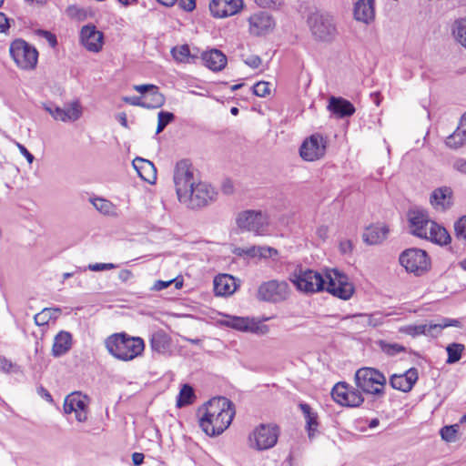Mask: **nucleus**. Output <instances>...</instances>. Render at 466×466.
Instances as JSON below:
<instances>
[{"label":"nucleus","mask_w":466,"mask_h":466,"mask_svg":"<svg viewBox=\"0 0 466 466\" xmlns=\"http://www.w3.org/2000/svg\"><path fill=\"white\" fill-rule=\"evenodd\" d=\"M290 281L296 288L305 293H316L327 290L333 296L350 299L354 293V286L344 273L336 268L326 269L325 274L298 267L291 273Z\"/></svg>","instance_id":"f257e3e1"},{"label":"nucleus","mask_w":466,"mask_h":466,"mask_svg":"<svg viewBox=\"0 0 466 466\" xmlns=\"http://www.w3.org/2000/svg\"><path fill=\"white\" fill-rule=\"evenodd\" d=\"M199 425L208 436L221 434L230 425L235 415L234 404L225 397L213 398L204 408Z\"/></svg>","instance_id":"f03ea898"},{"label":"nucleus","mask_w":466,"mask_h":466,"mask_svg":"<svg viewBox=\"0 0 466 466\" xmlns=\"http://www.w3.org/2000/svg\"><path fill=\"white\" fill-rule=\"evenodd\" d=\"M106 347L115 358L128 361L143 353L145 343L140 337H131L126 333H116L106 339Z\"/></svg>","instance_id":"7ed1b4c3"},{"label":"nucleus","mask_w":466,"mask_h":466,"mask_svg":"<svg viewBox=\"0 0 466 466\" xmlns=\"http://www.w3.org/2000/svg\"><path fill=\"white\" fill-rule=\"evenodd\" d=\"M358 389L367 394L382 396L387 380L383 373L373 368H361L355 374Z\"/></svg>","instance_id":"20e7f679"},{"label":"nucleus","mask_w":466,"mask_h":466,"mask_svg":"<svg viewBox=\"0 0 466 466\" xmlns=\"http://www.w3.org/2000/svg\"><path fill=\"white\" fill-rule=\"evenodd\" d=\"M308 24L312 35L319 41L329 43L338 35L334 17L329 14H312Z\"/></svg>","instance_id":"39448f33"},{"label":"nucleus","mask_w":466,"mask_h":466,"mask_svg":"<svg viewBox=\"0 0 466 466\" xmlns=\"http://www.w3.org/2000/svg\"><path fill=\"white\" fill-rule=\"evenodd\" d=\"M174 184L178 200H185L187 192L198 182L195 177V170L192 164L187 160L182 159L178 161L174 169Z\"/></svg>","instance_id":"423d86ee"},{"label":"nucleus","mask_w":466,"mask_h":466,"mask_svg":"<svg viewBox=\"0 0 466 466\" xmlns=\"http://www.w3.org/2000/svg\"><path fill=\"white\" fill-rule=\"evenodd\" d=\"M279 433L277 425L260 424L248 435V446L256 451L268 450L276 445Z\"/></svg>","instance_id":"0eeeda50"},{"label":"nucleus","mask_w":466,"mask_h":466,"mask_svg":"<svg viewBox=\"0 0 466 466\" xmlns=\"http://www.w3.org/2000/svg\"><path fill=\"white\" fill-rule=\"evenodd\" d=\"M10 55L21 69L32 70L36 66L38 52L25 40L16 39L13 41L10 46Z\"/></svg>","instance_id":"6e6552de"},{"label":"nucleus","mask_w":466,"mask_h":466,"mask_svg":"<svg viewBox=\"0 0 466 466\" xmlns=\"http://www.w3.org/2000/svg\"><path fill=\"white\" fill-rule=\"evenodd\" d=\"M400 263L408 272L416 276L426 273L431 268V259L423 249L411 248L400 255Z\"/></svg>","instance_id":"1a4fd4ad"},{"label":"nucleus","mask_w":466,"mask_h":466,"mask_svg":"<svg viewBox=\"0 0 466 466\" xmlns=\"http://www.w3.org/2000/svg\"><path fill=\"white\" fill-rule=\"evenodd\" d=\"M216 196L217 192L213 187L206 182L198 181L187 192L185 200L179 202L190 208H199L214 201Z\"/></svg>","instance_id":"9d476101"},{"label":"nucleus","mask_w":466,"mask_h":466,"mask_svg":"<svg viewBox=\"0 0 466 466\" xmlns=\"http://www.w3.org/2000/svg\"><path fill=\"white\" fill-rule=\"evenodd\" d=\"M237 224L242 229L257 235H264L267 231L268 221L267 215L261 211L245 210L238 214Z\"/></svg>","instance_id":"9b49d317"},{"label":"nucleus","mask_w":466,"mask_h":466,"mask_svg":"<svg viewBox=\"0 0 466 466\" xmlns=\"http://www.w3.org/2000/svg\"><path fill=\"white\" fill-rule=\"evenodd\" d=\"M289 295V288L286 281L269 280L262 283L258 290V298L263 301L280 302Z\"/></svg>","instance_id":"f8f14e48"},{"label":"nucleus","mask_w":466,"mask_h":466,"mask_svg":"<svg viewBox=\"0 0 466 466\" xmlns=\"http://www.w3.org/2000/svg\"><path fill=\"white\" fill-rule=\"evenodd\" d=\"M331 396L342 406L358 407L364 401L361 392L345 382L337 383L331 390Z\"/></svg>","instance_id":"ddd939ff"},{"label":"nucleus","mask_w":466,"mask_h":466,"mask_svg":"<svg viewBox=\"0 0 466 466\" xmlns=\"http://www.w3.org/2000/svg\"><path fill=\"white\" fill-rule=\"evenodd\" d=\"M327 147V139L319 135L313 134L301 145L299 153L306 161H315L324 157Z\"/></svg>","instance_id":"4468645a"},{"label":"nucleus","mask_w":466,"mask_h":466,"mask_svg":"<svg viewBox=\"0 0 466 466\" xmlns=\"http://www.w3.org/2000/svg\"><path fill=\"white\" fill-rule=\"evenodd\" d=\"M63 408L66 414L74 412L78 422H84L87 420V397L80 392H73L67 395Z\"/></svg>","instance_id":"2eb2a0df"},{"label":"nucleus","mask_w":466,"mask_h":466,"mask_svg":"<svg viewBox=\"0 0 466 466\" xmlns=\"http://www.w3.org/2000/svg\"><path fill=\"white\" fill-rule=\"evenodd\" d=\"M46 110L56 119L63 122H74L78 120L83 113L78 101H73L61 108L56 106H46Z\"/></svg>","instance_id":"dca6fc26"},{"label":"nucleus","mask_w":466,"mask_h":466,"mask_svg":"<svg viewBox=\"0 0 466 466\" xmlns=\"http://www.w3.org/2000/svg\"><path fill=\"white\" fill-rule=\"evenodd\" d=\"M243 6V0H212L209 10L214 17L224 18L238 14Z\"/></svg>","instance_id":"f3484780"},{"label":"nucleus","mask_w":466,"mask_h":466,"mask_svg":"<svg viewBox=\"0 0 466 466\" xmlns=\"http://www.w3.org/2000/svg\"><path fill=\"white\" fill-rule=\"evenodd\" d=\"M408 218L410 232L420 238L426 237L429 228L428 224L431 221L427 212L423 209L414 208L409 211Z\"/></svg>","instance_id":"a211bd4d"},{"label":"nucleus","mask_w":466,"mask_h":466,"mask_svg":"<svg viewBox=\"0 0 466 466\" xmlns=\"http://www.w3.org/2000/svg\"><path fill=\"white\" fill-rule=\"evenodd\" d=\"M82 45L90 52H98L103 46V33L93 25H84L80 32Z\"/></svg>","instance_id":"6ab92c4d"},{"label":"nucleus","mask_w":466,"mask_h":466,"mask_svg":"<svg viewBox=\"0 0 466 466\" xmlns=\"http://www.w3.org/2000/svg\"><path fill=\"white\" fill-rule=\"evenodd\" d=\"M224 324L238 331L255 334H266L268 330L267 326H260L253 319L244 317H228Z\"/></svg>","instance_id":"aec40b11"},{"label":"nucleus","mask_w":466,"mask_h":466,"mask_svg":"<svg viewBox=\"0 0 466 466\" xmlns=\"http://www.w3.org/2000/svg\"><path fill=\"white\" fill-rule=\"evenodd\" d=\"M249 31L252 35H260L273 29L275 22L267 12H258L252 15L249 19Z\"/></svg>","instance_id":"412c9836"},{"label":"nucleus","mask_w":466,"mask_h":466,"mask_svg":"<svg viewBox=\"0 0 466 466\" xmlns=\"http://www.w3.org/2000/svg\"><path fill=\"white\" fill-rule=\"evenodd\" d=\"M418 380V370L410 368L401 374H393L390 378V386L402 392H409Z\"/></svg>","instance_id":"4be33fe9"},{"label":"nucleus","mask_w":466,"mask_h":466,"mask_svg":"<svg viewBox=\"0 0 466 466\" xmlns=\"http://www.w3.org/2000/svg\"><path fill=\"white\" fill-rule=\"evenodd\" d=\"M328 109L339 118L350 116L355 113V107L350 101L336 96L329 98Z\"/></svg>","instance_id":"5701e85b"},{"label":"nucleus","mask_w":466,"mask_h":466,"mask_svg":"<svg viewBox=\"0 0 466 466\" xmlns=\"http://www.w3.org/2000/svg\"><path fill=\"white\" fill-rule=\"evenodd\" d=\"M132 165L143 180L150 184L155 183L157 179V169L151 161L137 157L133 160Z\"/></svg>","instance_id":"b1692460"},{"label":"nucleus","mask_w":466,"mask_h":466,"mask_svg":"<svg viewBox=\"0 0 466 466\" xmlns=\"http://www.w3.org/2000/svg\"><path fill=\"white\" fill-rule=\"evenodd\" d=\"M431 204L438 210H446L452 205V191L444 187L435 189L431 195Z\"/></svg>","instance_id":"393cba45"},{"label":"nucleus","mask_w":466,"mask_h":466,"mask_svg":"<svg viewBox=\"0 0 466 466\" xmlns=\"http://www.w3.org/2000/svg\"><path fill=\"white\" fill-rule=\"evenodd\" d=\"M374 0H359L354 6V17L364 24H369L374 19Z\"/></svg>","instance_id":"a878e982"},{"label":"nucleus","mask_w":466,"mask_h":466,"mask_svg":"<svg viewBox=\"0 0 466 466\" xmlns=\"http://www.w3.org/2000/svg\"><path fill=\"white\" fill-rule=\"evenodd\" d=\"M389 228L385 225H371L366 228L362 238L369 245H377L387 238Z\"/></svg>","instance_id":"bb28decb"},{"label":"nucleus","mask_w":466,"mask_h":466,"mask_svg":"<svg viewBox=\"0 0 466 466\" xmlns=\"http://www.w3.org/2000/svg\"><path fill=\"white\" fill-rule=\"evenodd\" d=\"M204 65L212 71H220L227 65L226 56L218 49H211L202 54Z\"/></svg>","instance_id":"cd10ccee"},{"label":"nucleus","mask_w":466,"mask_h":466,"mask_svg":"<svg viewBox=\"0 0 466 466\" xmlns=\"http://www.w3.org/2000/svg\"><path fill=\"white\" fill-rule=\"evenodd\" d=\"M236 289L235 279L230 275L222 274L214 279V292L217 296L231 295Z\"/></svg>","instance_id":"c85d7f7f"},{"label":"nucleus","mask_w":466,"mask_h":466,"mask_svg":"<svg viewBox=\"0 0 466 466\" xmlns=\"http://www.w3.org/2000/svg\"><path fill=\"white\" fill-rule=\"evenodd\" d=\"M428 228V234L423 238L441 246L451 242V236L442 226L431 220Z\"/></svg>","instance_id":"c756f323"},{"label":"nucleus","mask_w":466,"mask_h":466,"mask_svg":"<svg viewBox=\"0 0 466 466\" xmlns=\"http://www.w3.org/2000/svg\"><path fill=\"white\" fill-rule=\"evenodd\" d=\"M170 345L171 339L165 330L158 329L151 334L150 347L154 352L165 354L168 351Z\"/></svg>","instance_id":"7c9ffc66"},{"label":"nucleus","mask_w":466,"mask_h":466,"mask_svg":"<svg viewBox=\"0 0 466 466\" xmlns=\"http://www.w3.org/2000/svg\"><path fill=\"white\" fill-rule=\"evenodd\" d=\"M72 347V335L67 331H60L54 339L52 355L59 358L67 353Z\"/></svg>","instance_id":"2f4dec72"},{"label":"nucleus","mask_w":466,"mask_h":466,"mask_svg":"<svg viewBox=\"0 0 466 466\" xmlns=\"http://www.w3.org/2000/svg\"><path fill=\"white\" fill-rule=\"evenodd\" d=\"M461 322L458 319H451L447 318H441L436 322L430 321L425 323V336L437 337L441 334L443 329L447 327H459Z\"/></svg>","instance_id":"473e14b6"},{"label":"nucleus","mask_w":466,"mask_h":466,"mask_svg":"<svg viewBox=\"0 0 466 466\" xmlns=\"http://www.w3.org/2000/svg\"><path fill=\"white\" fill-rule=\"evenodd\" d=\"M299 407L304 415V418L306 420L307 431L309 438H311L318 429V415L316 412L312 410L310 406L307 403H299Z\"/></svg>","instance_id":"72a5a7b5"},{"label":"nucleus","mask_w":466,"mask_h":466,"mask_svg":"<svg viewBox=\"0 0 466 466\" xmlns=\"http://www.w3.org/2000/svg\"><path fill=\"white\" fill-rule=\"evenodd\" d=\"M89 200L99 213L114 218L118 216L117 208L111 201L102 198H91Z\"/></svg>","instance_id":"f704fd0d"},{"label":"nucleus","mask_w":466,"mask_h":466,"mask_svg":"<svg viewBox=\"0 0 466 466\" xmlns=\"http://www.w3.org/2000/svg\"><path fill=\"white\" fill-rule=\"evenodd\" d=\"M165 104V96L159 92L158 87L155 88L145 96V108H158Z\"/></svg>","instance_id":"c9c22d12"},{"label":"nucleus","mask_w":466,"mask_h":466,"mask_svg":"<svg viewBox=\"0 0 466 466\" xmlns=\"http://www.w3.org/2000/svg\"><path fill=\"white\" fill-rule=\"evenodd\" d=\"M466 143V132L461 131V127H457L456 130L447 137L445 144L452 149H458Z\"/></svg>","instance_id":"e433bc0d"},{"label":"nucleus","mask_w":466,"mask_h":466,"mask_svg":"<svg viewBox=\"0 0 466 466\" xmlns=\"http://www.w3.org/2000/svg\"><path fill=\"white\" fill-rule=\"evenodd\" d=\"M195 398L193 388L188 384H184L179 391L177 406L181 408L189 405L194 401Z\"/></svg>","instance_id":"4c0bfd02"},{"label":"nucleus","mask_w":466,"mask_h":466,"mask_svg":"<svg viewBox=\"0 0 466 466\" xmlns=\"http://www.w3.org/2000/svg\"><path fill=\"white\" fill-rule=\"evenodd\" d=\"M452 33L456 40L466 47V19H461L455 22Z\"/></svg>","instance_id":"58836bf2"},{"label":"nucleus","mask_w":466,"mask_h":466,"mask_svg":"<svg viewBox=\"0 0 466 466\" xmlns=\"http://www.w3.org/2000/svg\"><path fill=\"white\" fill-rule=\"evenodd\" d=\"M464 345L459 343H451L446 348L448 353L447 363L451 364L460 360Z\"/></svg>","instance_id":"ea45409f"},{"label":"nucleus","mask_w":466,"mask_h":466,"mask_svg":"<svg viewBox=\"0 0 466 466\" xmlns=\"http://www.w3.org/2000/svg\"><path fill=\"white\" fill-rule=\"evenodd\" d=\"M175 118V116L171 112L160 111L157 115V134L161 133L165 127L171 123Z\"/></svg>","instance_id":"a19ab883"},{"label":"nucleus","mask_w":466,"mask_h":466,"mask_svg":"<svg viewBox=\"0 0 466 466\" xmlns=\"http://www.w3.org/2000/svg\"><path fill=\"white\" fill-rule=\"evenodd\" d=\"M458 429H459V424L444 426L441 430V436L446 441H449V442L455 441Z\"/></svg>","instance_id":"79ce46f5"},{"label":"nucleus","mask_w":466,"mask_h":466,"mask_svg":"<svg viewBox=\"0 0 466 466\" xmlns=\"http://www.w3.org/2000/svg\"><path fill=\"white\" fill-rule=\"evenodd\" d=\"M380 348L384 353L390 356H395L405 351V348L398 343L380 342Z\"/></svg>","instance_id":"37998d69"},{"label":"nucleus","mask_w":466,"mask_h":466,"mask_svg":"<svg viewBox=\"0 0 466 466\" xmlns=\"http://www.w3.org/2000/svg\"><path fill=\"white\" fill-rule=\"evenodd\" d=\"M173 57L178 62H185L188 59L190 51L187 45L180 46L172 49Z\"/></svg>","instance_id":"c03bdc74"},{"label":"nucleus","mask_w":466,"mask_h":466,"mask_svg":"<svg viewBox=\"0 0 466 466\" xmlns=\"http://www.w3.org/2000/svg\"><path fill=\"white\" fill-rule=\"evenodd\" d=\"M454 230L458 239L466 241V216L460 218L455 222Z\"/></svg>","instance_id":"a18cd8bd"},{"label":"nucleus","mask_w":466,"mask_h":466,"mask_svg":"<svg viewBox=\"0 0 466 466\" xmlns=\"http://www.w3.org/2000/svg\"><path fill=\"white\" fill-rule=\"evenodd\" d=\"M425 323L408 325L401 329L402 332L412 337L425 335Z\"/></svg>","instance_id":"49530a36"},{"label":"nucleus","mask_w":466,"mask_h":466,"mask_svg":"<svg viewBox=\"0 0 466 466\" xmlns=\"http://www.w3.org/2000/svg\"><path fill=\"white\" fill-rule=\"evenodd\" d=\"M52 319V309H44L41 312L35 315L34 319L35 323L37 326H43L49 322Z\"/></svg>","instance_id":"de8ad7c7"},{"label":"nucleus","mask_w":466,"mask_h":466,"mask_svg":"<svg viewBox=\"0 0 466 466\" xmlns=\"http://www.w3.org/2000/svg\"><path fill=\"white\" fill-rule=\"evenodd\" d=\"M253 93L260 97H265L270 94V84L268 82L260 81L253 86Z\"/></svg>","instance_id":"09e8293b"},{"label":"nucleus","mask_w":466,"mask_h":466,"mask_svg":"<svg viewBox=\"0 0 466 466\" xmlns=\"http://www.w3.org/2000/svg\"><path fill=\"white\" fill-rule=\"evenodd\" d=\"M117 266L113 263H95L89 264L83 270L85 271L86 268L91 271H103L116 268Z\"/></svg>","instance_id":"8fccbe9b"},{"label":"nucleus","mask_w":466,"mask_h":466,"mask_svg":"<svg viewBox=\"0 0 466 466\" xmlns=\"http://www.w3.org/2000/svg\"><path fill=\"white\" fill-rule=\"evenodd\" d=\"M452 167L461 174H466V159L461 157L454 159L452 162Z\"/></svg>","instance_id":"3c124183"},{"label":"nucleus","mask_w":466,"mask_h":466,"mask_svg":"<svg viewBox=\"0 0 466 466\" xmlns=\"http://www.w3.org/2000/svg\"><path fill=\"white\" fill-rule=\"evenodd\" d=\"M37 34L46 39V41L49 43L50 46L55 47L57 44L56 37L54 34L46 31V30H39Z\"/></svg>","instance_id":"603ef678"},{"label":"nucleus","mask_w":466,"mask_h":466,"mask_svg":"<svg viewBox=\"0 0 466 466\" xmlns=\"http://www.w3.org/2000/svg\"><path fill=\"white\" fill-rule=\"evenodd\" d=\"M122 100L131 106L145 107V101H142L139 96H123Z\"/></svg>","instance_id":"864d4df0"},{"label":"nucleus","mask_w":466,"mask_h":466,"mask_svg":"<svg viewBox=\"0 0 466 466\" xmlns=\"http://www.w3.org/2000/svg\"><path fill=\"white\" fill-rule=\"evenodd\" d=\"M245 64L251 68H258L262 63L261 58L258 56L252 55L244 60Z\"/></svg>","instance_id":"5fc2aeb1"},{"label":"nucleus","mask_w":466,"mask_h":466,"mask_svg":"<svg viewBox=\"0 0 466 466\" xmlns=\"http://www.w3.org/2000/svg\"><path fill=\"white\" fill-rule=\"evenodd\" d=\"M155 85H151V84H146V85H136L133 86V88L137 91L138 93L140 94H149L154 88H155Z\"/></svg>","instance_id":"6e6d98bb"},{"label":"nucleus","mask_w":466,"mask_h":466,"mask_svg":"<svg viewBox=\"0 0 466 466\" xmlns=\"http://www.w3.org/2000/svg\"><path fill=\"white\" fill-rule=\"evenodd\" d=\"M278 252L275 248L269 247H259L258 257L260 258H270L276 255Z\"/></svg>","instance_id":"4d7b16f0"},{"label":"nucleus","mask_w":466,"mask_h":466,"mask_svg":"<svg viewBox=\"0 0 466 466\" xmlns=\"http://www.w3.org/2000/svg\"><path fill=\"white\" fill-rule=\"evenodd\" d=\"M16 146L20 153L26 158L27 162L32 164L34 162L35 157L22 144L16 143Z\"/></svg>","instance_id":"13d9d810"},{"label":"nucleus","mask_w":466,"mask_h":466,"mask_svg":"<svg viewBox=\"0 0 466 466\" xmlns=\"http://www.w3.org/2000/svg\"><path fill=\"white\" fill-rule=\"evenodd\" d=\"M179 5L186 11H193L196 7V0H178Z\"/></svg>","instance_id":"bf43d9fd"},{"label":"nucleus","mask_w":466,"mask_h":466,"mask_svg":"<svg viewBox=\"0 0 466 466\" xmlns=\"http://www.w3.org/2000/svg\"><path fill=\"white\" fill-rule=\"evenodd\" d=\"M173 281L174 280H168V281L157 280L154 283L152 289L156 290V291L163 290V289H167V287H169L173 283Z\"/></svg>","instance_id":"052dcab7"},{"label":"nucleus","mask_w":466,"mask_h":466,"mask_svg":"<svg viewBox=\"0 0 466 466\" xmlns=\"http://www.w3.org/2000/svg\"><path fill=\"white\" fill-rule=\"evenodd\" d=\"M255 3L263 8H272L278 5L279 0H255Z\"/></svg>","instance_id":"680f3d73"},{"label":"nucleus","mask_w":466,"mask_h":466,"mask_svg":"<svg viewBox=\"0 0 466 466\" xmlns=\"http://www.w3.org/2000/svg\"><path fill=\"white\" fill-rule=\"evenodd\" d=\"M13 368V364L6 358L0 356V370L9 372Z\"/></svg>","instance_id":"e2e57ef3"},{"label":"nucleus","mask_w":466,"mask_h":466,"mask_svg":"<svg viewBox=\"0 0 466 466\" xmlns=\"http://www.w3.org/2000/svg\"><path fill=\"white\" fill-rule=\"evenodd\" d=\"M10 26L9 20L5 15L0 12V32H5Z\"/></svg>","instance_id":"0e129e2a"},{"label":"nucleus","mask_w":466,"mask_h":466,"mask_svg":"<svg viewBox=\"0 0 466 466\" xmlns=\"http://www.w3.org/2000/svg\"><path fill=\"white\" fill-rule=\"evenodd\" d=\"M339 249L343 254L350 253L352 250V243L350 240H343L339 243Z\"/></svg>","instance_id":"69168bd1"},{"label":"nucleus","mask_w":466,"mask_h":466,"mask_svg":"<svg viewBox=\"0 0 466 466\" xmlns=\"http://www.w3.org/2000/svg\"><path fill=\"white\" fill-rule=\"evenodd\" d=\"M132 277L133 274L129 269H122L118 273V279L123 282L128 281Z\"/></svg>","instance_id":"338daca9"},{"label":"nucleus","mask_w":466,"mask_h":466,"mask_svg":"<svg viewBox=\"0 0 466 466\" xmlns=\"http://www.w3.org/2000/svg\"><path fill=\"white\" fill-rule=\"evenodd\" d=\"M144 454L143 453H140V452H134L132 454V461H133V464L135 466H139L143 463L144 461Z\"/></svg>","instance_id":"774afa93"}]
</instances>
